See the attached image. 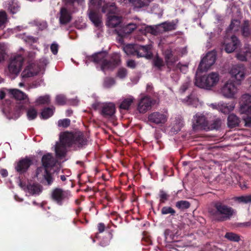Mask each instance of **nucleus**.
<instances>
[{
  "instance_id": "nucleus-49",
  "label": "nucleus",
  "mask_w": 251,
  "mask_h": 251,
  "mask_svg": "<svg viewBox=\"0 0 251 251\" xmlns=\"http://www.w3.org/2000/svg\"><path fill=\"white\" fill-rule=\"evenodd\" d=\"M44 178L47 182L49 185H51L53 181V178L51 174L48 170H45V173L44 174Z\"/></svg>"
},
{
  "instance_id": "nucleus-50",
  "label": "nucleus",
  "mask_w": 251,
  "mask_h": 251,
  "mask_svg": "<svg viewBox=\"0 0 251 251\" xmlns=\"http://www.w3.org/2000/svg\"><path fill=\"white\" fill-rule=\"evenodd\" d=\"M236 200L239 202H242L244 203H250L251 202V194L237 197Z\"/></svg>"
},
{
  "instance_id": "nucleus-1",
  "label": "nucleus",
  "mask_w": 251,
  "mask_h": 251,
  "mask_svg": "<svg viewBox=\"0 0 251 251\" xmlns=\"http://www.w3.org/2000/svg\"><path fill=\"white\" fill-rule=\"evenodd\" d=\"M208 213L212 221L223 222L230 220L235 214V210L224 201H217L209 208Z\"/></svg>"
},
{
  "instance_id": "nucleus-28",
  "label": "nucleus",
  "mask_w": 251,
  "mask_h": 251,
  "mask_svg": "<svg viewBox=\"0 0 251 251\" xmlns=\"http://www.w3.org/2000/svg\"><path fill=\"white\" fill-rule=\"evenodd\" d=\"M164 55L167 66L173 65L177 60V57L174 55L171 49L166 50L164 51Z\"/></svg>"
},
{
  "instance_id": "nucleus-12",
  "label": "nucleus",
  "mask_w": 251,
  "mask_h": 251,
  "mask_svg": "<svg viewBox=\"0 0 251 251\" xmlns=\"http://www.w3.org/2000/svg\"><path fill=\"white\" fill-rule=\"evenodd\" d=\"M193 128L195 129H201L206 130L208 128V122L206 117L201 114L197 113L193 118Z\"/></svg>"
},
{
  "instance_id": "nucleus-6",
  "label": "nucleus",
  "mask_w": 251,
  "mask_h": 251,
  "mask_svg": "<svg viewBox=\"0 0 251 251\" xmlns=\"http://www.w3.org/2000/svg\"><path fill=\"white\" fill-rule=\"evenodd\" d=\"M216 59V55L215 52L213 51L208 52L201 60L197 71L200 72L207 71L214 64Z\"/></svg>"
},
{
  "instance_id": "nucleus-36",
  "label": "nucleus",
  "mask_w": 251,
  "mask_h": 251,
  "mask_svg": "<svg viewBox=\"0 0 251 251\" xmlns=\"http://www.w3.org/2000/svg\"><path fill=\"white\" fill-rule=\"evenodd\" d=\"M101 10L103 13H115L116 11V4L115 3L105 4L103 5Z\"/></svg>"
},
{
  "instance_id": "nucleus-32",
  "label": "nucleus",
  "mask_w": 251,
  "mask_h": 251,
  "mask_svg": "<svg viewBox=\"0 0 251 251\" xmlns=\"http://www.w3.org/2000/svg\"><path fill=\"white\" fill-rule=\"evenodd\" d=\"M175 206L178 210L184 211L190 207L191 203L187 201L180 200L176 202Z\"/></svg>"
},
{
  "instance_id": "nucleus-17",
  "label": "nucleus",
  "mask_w": 251,
  "mask_h": 251,
  "mask_svg": "<svg viewBox=\"0 0 251 251\" xmlns=\"http://www.w3.org/2000/svg\"><path fill=\"white\" fill-rule=\"evenodd\" d=\"M88 13L89 19L95 26H100L102 23L101 14L99 11L92 8H89Z\"/></svg>"
},
{
  "instance_id": "nucleus-29",
  "label": "nucleus",
  "mask_w": 251,
  "mask_h": 251,
  "mask_svg": "<svg viewBox=\"0 0 251 251\" xmlns=\"http://www.w3.org/2000/svg\"><path fill=\"white\" fill-rule=\"evenodd\" d=\"M240 123V119L234 114H230L227 118V125L230 128L238 126Z\"/></svg>"
},
{
  "instance_id": "nucleus-63",
  "label": "nucleus",
  "mask_w": 251,
  "mask_h": 251,
  "mask_svg": "<svg viewBox=\"0 0 251 251\" xmlns=\"http://www.w3.org/2000/svg\"><path fill=\"white\" fill-rule=\"evenodd\" d=\"M5 51L3 47L0 45V62L4 60Z\"/></svg>"
},
{
  "instance_id": "nucleus-31",
  "label": "nucleus",
  "mask_w": 251,
  "mask_h": 251,
  "mask_svg": "<svg viewBox=\"0 0 251 251\" xmlns=\"http://www.w3.org/2000/svg\"><path fill=\"white\" fill-rule=\"evenodd\" d=\"M234 108V106L232 104H228L227 103H222L218 104L216 108L224 114H228L232 111Z\"/></svg>"
},
{
  "instance_id": "nucleus-33",
  "label": "nucleus",
  "mask_w": 251,
  "mask_h": 251,
  "mask_svg": "<svg viewBox=\"0 0 251 251\" xmlns=\"http://www.w3.org/2000/svg\"><path fill=\"white\" fill-rule=\"evenodd\" d=\"M137 45L128 44L124 48V51L127 55L136 56Z\"/></svg>"
},
{
  "instance_id": "nucleus-18",
  "label": "nucleus",
  "mask_w": 251,
  "mask_h": 251,
  "mask_svg": "<svg viewBox=\"0 0 251 251\" xmlns=\"http://www.w3.org/2000/svg\"><path fill=\"white\" fill-rule=\"evenodd\" d=\"M16 108L17 109V111L19 113L18 117L20 116L21 111L24 109L26 110V116L29 120H34L37 116V110L33 107H30L27 109L26 105H24V104H22L19 105Z\"/></svg>"
},
{
  "instance_id": "nucleus-23",
  "label": "nucleus",
  "mask_w": 251,
  "mask_h": 251,
  "mask_svg": "<svg viewBox=\"0 0 251 251\" xmlns=\"http://www.w3.org/2000/svg\"><path fill=\"white\" fill-rule=\"evenodd\" d=\"M115 106L112 103L104 105L101 110V114L105 118L112 117L115 112Z\"/></svg>"
},
{
  "instance_id": "nucleus-14",
  "label": "nucleus",
  "mask_w": 251,
  "mask_h": 251,
  "mask_svg": "<svg viewBox=\"0 0 251 251\" xmlns=\"http://www.w3.org/2000/svg\"><path fill=\"white\" fill-rule=\"evenodd\" d=\"M245 68L243 64H239L232 67L230 73L237 80L240 81L245 77Z\"/></svg>"
},
{
  "instance_id": "nucleus-27",
  "label": "nucleus",
  "mask_w": 251,
  "mask_h": 251,
  "mask_svg": "<svg viewBox=\"0 0 251 251\" xmlns=\"http://www.w3.org/2000/svg\"><path fill=\"white\" fill-rule=\"evenodd\" d=\"M236 57L239 60L242 61H246L251 58V48H245L242 51L237 53Z\"/></svg>"
},
{
  "instance_id": "nucleus-51",
  "label": "nucleus",
  "mask_w": 251,
  "mask_h": 251,
  "mask_svg": "<svg viewBox=\"0 0 251 251\" xmlns=\"http://www.w3.org/2000/svg\"><path fill=\"white\" fill-rule=\"evenodd\" d=\"M55 100L57 104L63 105L66 103L67 99L64 95L60 94L56 96Z\"/></svg>"
},
{
  "instance_id": "nucleus-37",
  "label": "nucleus",
  "mask_w": 251,
  "mask_h": 251,
  "mask_svg": "<svg viewBox=\"0 0 251 251\" xmlns=\"http://www.w3.org/2000/svg\"><path fill=\"white\" fill-rule=\"evenodd\" d=\"M241 31L244 37H251V29L249 28V22L248 21H244L241 26Z\"/></svg>"
},
{
  "instance_id": "nucleus-55",
  "label": "nucleus",
  "mask_w": 251,
  "mask_h": 251,
  "mask_svg": "<svg viewBox=\"0 0 251 251\" xmlns=\"http://www.w3.org/2000/svg\"><path fill=\"white\" fill-rule=\"evenodd\" d=\"M71 124V121L69 119L60 120L58 121V126L60 127H67Z\"/></svg>"
},
{
  "instance_id": "nucleus-11",
  "label": "nucleus",
  "mask_w": 251,
  "mask_h": 251,
  "mask_svg": "<svg viewBox=\"0 0 251 251\" xmlns=\"http://www.w3.org/2000/svg\"><path fill=\"white\" fill-rule=\"evenodd\" d=\"M237 92L235 84L230 81H227L221 90V94L226 98H233Z\"/></svg>"
},
{
  "instance_id": "nucleus-43",
  "label": "nucleus",
  "mask_w": 251,
  "mask_h": 251,
  "mask_svg": "<svg viewBox=\"0 0 251 251\" xmlns=\"http://www.w3.org/2000/svg\"><path fill=\"white\" fill-rule=\"evenodd\" d=\"M225 237L228 240L233 242H238L240 239V236L233 232H226Z\"/></svg>"
},
{
  "instance_id": "nucleus-57",
  "label": "nucleus",
  "mask_w": 251,
  "mask_h": 251,
  "mask_svg": "<svg viewBox=\"0 0 251 251\" xmlns=\"http://www.w3.org/2000/svg\"><path fill=\"white\" fill-rule=\"evenodd\" d=\"M110 217L116 222H118L119 220V222H121L122 219L121 218V217L119 215V214H118L117 212L116 211L112 212L110 213Z\"/></svg>"
},
{
  "instance_id": "nucleus-58",
  "label": "nucleus",
  "mask_w": 251,
  "mask_h": 251,
  "mask_svg": "<svg viewBox=\"0 0 251 251\" xmlns=\"http://www.w3.org/2000/svg\"><path fill=\"white\" fill-rule=\"evenodd\" d=\"M176 68L179 69L181 72L185 74L188 71V65H183L180 63H178L176 65Z\"/></svg>"
},
{
  "instance_id": "nucleus-41",
  "label": "nucleus",
  "mask_w": 251,
  "mask_h": 251,
  "mask_svg": "<svg viewBox=\"0 0 251 251\" xmlns=\"http://www.w3.org/2000/svg\"><path fill=\"white\" fill-rule=\"evenodd\" d=\"M53 112L52 109L47 107L44 109L41 113L40 117L43 119H47L53 115Z\"/></svg>"
},
{
  "instance_id": "nucleus-2",
  "label": "nucleus",
  "mask_w": 251,
  "mask_h": 251,
  "mask_svg": "<svg viewBox=\"0 0 251 251\" xmlns=\"http://www.w3.org/2000/svg\"><path fill=\"white\" fill-rule=\"evenodd\" d=\"M63 141L68 144V147H73L75 150L85 148L88 144V138L81 131L75 133L66 131L63 132Z\"/></svg>"
},
{
  "instance_id": "nucleus-21",
  "label": "nucleus",
  "mask_w": 251,
  "mask_h": 251,
  "mask_svg": "<svg viewBox=\"0 0 251 251\" xmlns=\"http://www.w3.org/2000/svg\"><path fill=\"white\" fill-rule=\"evenodd\" d=\"M240 42L237 37L232 36L230 41L225 44V50L227 53H231L234 51L239 46Z\"/></svg>"
},
{
  "instance_id": "nucleus-52",
  "label": "nucleus",
  "mask_w": 251,
  "mask_h": 251,
  "mask_svg": "<svg viewBox=\"0 0 251 251\" xmlns=\"http://www.w3.org/2000/svg\"><path fill=\"white\" fill-rule=\"evenodd\" d=\"M50 97L48 95L39 97L36 100L39 104H48L50 102Z\"/></svg>"
},
{
  "instance_id": "nucleus-60",
  "label": "nucleus",
  "mask_w": 251,
  "mask_h": 251,
  "mask_svg": "<svg viewBox=\"0 0 251 251\" xmlns=\"http://www.w3.org/2000/svg\"><path fill=\"white\" fill-rule=\"evenodd\" d=\"M146 30L154 35H157L159 33V31L156 27L149 26L147 28Z\"/></svg>"
},
{
  "instance_id": "nucleus-7",
  "label": "nucleus",
  "mask_w": 251,
  "mask_h": 251,
  "mask_svg": "<svg viewBox=\"0 0 251 251\" xmlns=\"http://www.w3.org/2000/svg\"><path fill=\"white\" fill-rule=\"evenodd\" d=\"M32 164L33 160L29 157L25 156L15 163V170L19 175H23L28 171Z\"/></svg>"
},
{
  "instance_id": "nucleus-54",
  "label": "nucleus",
  "mask_w": 251,
  "mask_h": 251,
  "mask_svg": "<svg viewBox=\"0 0 251 251\" xmlns=\"http://www.w3.org/2000/svg\"><path fill=\"white\" fill-rule=\"evenodd\" d=\"M35 73L31 71L29 68H25L22 73L21 75L23 78H27L34 76Z\"/></svg>"
},
{
  "instance_id": "nucleus-25",
  "label": "nucleus",
  "mask_w": 251,
  "mask_h": 251,
  "mask_svg": "<svg viewBox=\"0 0 251 251\" xmlns=\"http://www.w3.org/2000/svg\"><path fill=\"white\" fill-rule=\"evenodd\" d=\"M122 24V18L121 17L114 15H109L107 25L110 27H120Z\"/></svg>"
},
{
  "instance_id": "nucleus-64",
  "label": "nucleus",
  "mask_w": 251,
  "mask_h": 251,
  "mask_svg": "<svg viewBox=\"0 0 251 251\" xmlns=\"http://www.w3.org/2000/svg\"><path fill=\"white\" fill-rule=\"evenodd\" d=\"M89 3L93 6H99L101 4V1L100 0H89Z\"/></svg>"
},
{
  "instance_id": "nucleus-30",
  "label": "nucleus",
  "mask_w": 251,
  "mask_h": 251,
  "mask_svg": "<svg viewBox=\"0 0 251 251\" xmlns=\"http://www.w3.org/2000/svg\"><path fill=\"white\" fill-rule=\"evenodd\" d=\"M28 192L32 195H38L42 192V186L38 183L29 184L27 186Z\"/></svg>"
},
{
  "instance_id": "nucleus-16",
  "label": "nucleus",
  "mask_w": 251,
  "mask_h": 251,
  "mask_svg": "<svg viewBox=\"0 0 251 251\" xmlns=\"http://www.w3.org/2000/svg\"><path fill=\"white\" fill-rule=\"evenodd\" d=\"M63 136V132L60 135V142L56 143L55 151L56 156L58 157H62L65 156L66 153V147L68 144L65 141H63L62 137Z\"/></svg>"
},
{
  "instance_id": "nucleus-35",
  "label": "nucleus",
  "mask_w": 251,
  "mask_h": 251,
  "mask_svg": "<svg viewBox=\"0 0 251 251\" xmlns=\"http://www.w3.org/2000/svg\"><path fill=\"white\" fill-rule=\"evenodd\" d=\"M134 100V99L132 97L125 99L120 104V108L124 110L129 109L131 104L133 102Z\"/></svg>"
},
{
  "instance_id": "nucleus-34",
  "label": "nucleus",
  "mask_w": 251,
  "mask_h": 251,
  "mask_svg": "<svg viewBox=\"0 0 251 251\" xmlns=\"http://www.w3.org/2000/svg\"><path fill=\"white\" fill-rule=\"evenodd\" d=\"M183 101L188 105L196 106L198 102V99L195 94L191 93L184 99Z\"/></svg>"
},
{
  "instance_id": "nucleus-24",
  "label": "nucleus",
  "mask_w": 251,
  "mask_h": 251,
  "mask_svg": "<svg viewBox=\"0 0 251 251\" xmlns=\"http://www.w3.org/2000/svg\"><path fill=\"white\" fill-rule=\"evenodd\" d=\"M10 93L17 100L23 101L24 105L29 103V100L27 95L19 89H12L10 91Z\"/></svg>"
},
{
  "instance_id": "nucleus-3",
  "label": "nucleus",
  "mask_w": 251,
  "mask_h": 251,
  "mask_svg": "<svg viewBox=\"0 0 251 251\" xmlns=\"http://www.w3.org/2000/svg\"><path fill=\"white\" fill-rule=\"evenodd\" d=\"M240 111L244 114L243 117L245 125L247 127L251 126V95L245 94L242 96L239 102Z\"/></svg>"
},
{
  "instance_id": "nucleus-61",
  "label": "nucleus",
  "mask_w": 251,
  "mask_h": 251,
  "mask_svg": "<svg viewBox=\"0 0 251 251\" xmlns=\"http://www.w3.org/2000/svg\"><path fill=\"white\" fill-rule=\"evenodd\" d=\"M126 65L130 68L134 69L136 66V64L134 60H129L127 62Z\"/></svg>"
},
{
  "instance_id": "nucleus-10",
  "label": "nucleus",
  "mask_w": 251,
  "mask_h": 251,
  "mask_svg": "<svg viewBox=\"0 0 251 251\" xmlns=\"http://www.w3.org/2000/svg\"><path fill=\"white\" fill-rule=\"evenodd\" d=\"M148 122L157 125H162L167 121V116L162 112H153L149 114Z\"/></svg>"
},
{
  "instance_id": "nucleus-42",
  "label": "nucleus",
  "mask_w": 251,
  "mask_h": 251,
  "mask_svg": "<svg viewBox=\"0 0 251 251\" xmlns=\"http://www.w3.org/2000/svg\"><path fill=\"white\" fill-rule=\"evenodd\" d=\"M161 213L162 215L170 214L171 216H175L176 211L171 206H165L162 208Z\"/></svg>"
},
{
  "instance_id": "nucleus-47",
  "label": "nucleus",
  "mask_w": 251,
  "mask_h": 251,
  "mask_svg": "<svg viewBox=\"0 0 251 251\" xmlns=\"http://www.w3.org/2000/svg\"><path fill=\"white\" fill-rule=\"evenodd\" d=\"M149 2V0H135L133 5L137 8H142L148 5Z\"/></svg>"
},
{
  "instance_id": "nucleus-8",
  "label": "nucleus",
  "mask_w": 251,
  "mask_h": 251,
  "mask_svg": "<svg viewBox=\"0 0 251 251\" xmlns=\"http://www.w3.org/2000/svg\"><path fill=\"white\" fill-rule=\"evenodd\" d=\"M121 63V55L119 53L115 52L111 54L109 59L102 66V71L105 72L108 70H113Z\"/></svg>"
},
{
  "instance_id": "nucleus-26",
  "label": "nucleus",
  "mask_w": 251,
  "mask_h": 251,
  "mask_svg": "<svg viewBox=\"0 0 251 251\" xmlns=\"http://www.w3.org/2000/svg\"><path fill=\"white\" fill-rule=\"evenodd\" d=\"M59 22L62 25L69 23L72 19L70 13L65 7H62L60 11Z\"/></svg>"
},
{
  "instance_id": "nucleus-40",
  "label": "nucleus",
  "mask_w": 251,
  "mask_h": 251,
  "mask_svg": "<svg viewBox=\"0 0 251 251\" xmlns=\"http://www.w3.org/2000/svg\"><path fill=\"white\" fill-rule=\"evenodd\" d=\"M20 9L21 7L17 2H12L8 6V10L10 13L13 15L18 13L20 11Z\"/></svg>"
},
{
  "instance_id": "nucleus-5",
  "label": "nucleus",
  "mask_w": 251,
  "mask_h": 251,
  "mask_svg": "<svg viewBox=\"0 0 251 251\" xmlns=\"http://www.w3.org/2000/svg\"><path fill=\"white\" fill-rule=\"evenodd\" d=\"M71 196L70 192L60 188L53 189L50 194L51 200L59 205H62L64 202Z\"/></svg>"
},
{
  "instance_id": "nucleus-45",
  "label": "nucleus",
  "mask_w": 251,
  "mask_h": 251,
  "mask_svg": "<svg viewBox=\"0 0 251 251\" xmlns=\"http://www.w3.org/2000/svg\"><path fill=\"white\" fill-rule=\"evenodd\" d=\"M240 25V22L238 20H233L231 21L230 25L228 27V30L237 31Z\"/></svg>"
},
{
  "instance_id": "nucleus-53",
  "label": "nucleus",
  "mask_w": 251,
  "mask_h": 251,
  "mask_svg": "<svg viewBox=\"0 0 251 251\" xmlns=\"http://www.w3.org/2000/svg\"><path fill=\"white\" fill-rule=\"evenodd\" d=\"M7 21V15L4 10H0V27L3 26Z\"/></svg>"
},
{
  "instance_id": "nucleus-46",
  "label": "nucleus",
  "mask_w": 251,
  "mask_h": 251,
  "mask_svg": "<svg viewBox=\"0 0 251 251\" xmlns=\"http://www.w3.org/2000/svg\"><path fill=\"white\" fill-rule=\"evenodd\" d=\"M115 80L114 78L111 77H106L105 78L103 82V86L109 88L115 84Z\"/></svg>"
},
{
  "instance_id": "nucleus-20",
  "label": "nucleus",
  "mask_w": 251,
  "mask_h": 251,
  "mask_svg": "<svg viewBox=\"0 0 251 251\" xmlns=\"http://www.w3.org/2000/svg\"><path fill=\"white\" fill-rule=\"evenodd\" d=\"M108 53L106 51H101L95 53L90 58L93 62L100 64V70L102 71V66L107 61Z\"/></svg>"
},
{
  "instance_id": "nucleus-62",
  "label": "nucleus",
  "mask_w": 251,
  "mask_h": 251,
  "mask_svg": "<svg viewBox=\"0 0 251 251\" xmlns=\"http://www.w3.org/2000/svg\"><path fill=\"white\" fill-rule=\"evenodd\" d=\"M66 5H73L75 2L80 3L83 0H64Z\"/></svg>"
},
{
  "instance_id": "nucleus-56",
  "label": "nucleus",
  "mask_w": 251,
  "mask_h": 251,
  "mask_svg": "<svg viewBox=\"0 0 251 251\" xmlns=\"http://www.w3.org/2000/svg\"><path fill=\"white\" fill-rule=\"evenodd\" d=\"M154 65L157 67L159 69L164 66L163 61L162 58L159 57H156L153 60Z\"/></svg>"
},
{
  "instance_id": "nucleus-59",
  "label": "nucleus",
  "mask_w": 251,
  "mask_h": 251,
  "mask_svg": "<svg viewBox=\"0 0 251 251\" xmlns=\"http://www.w3.org/2000/svg\"><path fill=\"white\" fill-rule=\"evenodd\" d=\"M59 46L56 43H52L50 47L51 52L54 55H56L58 53Z\"/></svg>"
},
{
  "instance_id": "nucleus-13",
  "label": "nucleus",
  "mask_w": 251,
  "mask_h": 251,
  "mask_svg": "<svg viewBox=\"0 0 251 251\" xmlns=\"http://www.w3.org/2000/svg\"><path fill=\"white\" fill-rule=\"evenodd\" d=\"M153 100L149 96H144L140 99L137 105V110L140 113H145L151 108Z\"/></svg>"
},
{
  "instance_id": "nucleus-4",
  "label": "nucleus",
  "mask_w": 251,
  "mask_h": 251,
  "mask_svg": "<svg viewBox=\"0 0 251 251\" xmlns=\"http://www.w3.org/2000/svg\"><path fill=\"white\" fill-rule=\"evenodd\" d=\"M219 80L218 73L212 72L208 75H204L196 78L195 84L200 88L210 89L215 86Z\"/></svg>"
},
{
  "instance_id": "nucleus-9",
  "label": "nucleus",
  "mask_w": 251,
  "mask_h": 251,
  "mask_svg": "<svg viewBox=\"0 0 251 251\" xmlns=\"http://www.w3.org/2000/svg\"><path fill=\"white\" fill-rule=\"evenodd\" d=\"M24 60V58L21 55L12 58L8 65L9 72L15 75L18 74L22 69Z\"/></svg>"
},
{
  "instance_id": "nucleus-48",
  "label": "nucleus",
  "mask_w": 251,
  "mask_h": 251,
  "mask_svg": "<svg viewBox=\"0 0 251 251\" xmlns=\"http://www.w3.org/2000/svg\"><path fill=\"white\" fill-rule=\"evenodd\" d=\"M127 75V70L123 67L120 68L116 74V76L120 79H124Z\"/></svg>"
},
{
  "instance_id": "nucleus-19",
  "label": "nucleus",
  "mask_w": 251,
  "mask_h": 251,
  "mask_svg": "<svg viewBox=\"0 0 251 251\" xmlns=\"http://www.w3.org/2000/svg\"><path fill=\"white\" fill-rule=\"evenodd\" d=\"M137 27V25L133 23H129L124 26L121 25L120 28L117 30V34L122 37H126L132 33Z\"/></svg>"
},
{
  "instance_id": "nucleus-44",
  "label": "nucleus",
  "mask_w": 251,
  "mask_h": 251,
  "mask_svg": "<svg viewBox=\"0 0 251 251\" xmlns=\"http://www.w3.org/2000/svg\"><path fill=\"white\" fill-rule=\"evenodd\" d=\"M158 195L160 203H164L169 200L170 197V195L163 190H160Z\"/></svg>"
},
{
  "instance_id": "nucleus-38",
  "label": "nucleus",
  "mask_w": 251,
  "mask_h": 251,
  "mask_svg": "<svg viewBox=\"0 0 251 251\" xmlns=\"http://www.w3.org/2000/svg\"><path fill=\"white\" fill-rule=\"evenodd\" d=\"M222 124L221 120L219 118L216 119L212 121V123L209 124L208 123V128L206 130H213V129H218Z\"/></svg>"
},
{
  "instance_id": "nucleus-15",
  "label": "nucleus",
  "mask_w": 251,
  "mask_h": 251,
  "mask_svg": "<svg viewBox=\"0 0 251 251\" xmlns=\"http://www.w3.org/2000/svg\"><path fill=\"white\" fill-rule=\"evenodd\" d=\"M137 49L136 56L138 58L145 57L147 59H150L152 57V54L151 52V45L142 46L137 45Z\"/></svg>"
},
{
  "instance_id": "nucleus-39",
  "label": "nucleus",
  "mask_w": 251,
  "mask_h": 251,
  "mask_svg": "<svg viewBox=\"0 0 251 251\" xmlns=\"http://www.w3.org/2000/svg\"><path fill=\"white\" fill-rule=\"evenodd\" d=\"M161 25L165 31L175 30L176 28V23L174 21L165 22Z\"/></svg>"
},
{
  "instance_id": "nucleus-22",
  "label": "nucleus",
  "mask_w": 251,
  "mask_h": 251,
  "mask_svg": "<svg viewBox=\"0 0 251 251\" xmlns=\"http://www.w3.org/2000/svg\"><path fill=\"white\" fill-rule=\"evenodd\" d=\"M41 162L42 166L45 170H48L50 168L53 167L55 164V161L51 153H48L44 154L42 158Z\"/></svg>"
}]
</instances>
